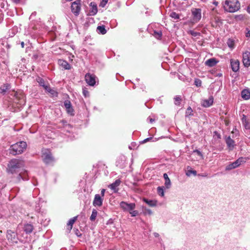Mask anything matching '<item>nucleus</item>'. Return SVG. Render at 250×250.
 I'll return each instance as SVG.
<instances>
[{"instance_id": "f257e3e1", "label": "nucleus", "mask_w": 250, "mask_h": 250, "mask_svg": "<svg viewBox=\"0 0 250 250\" xmlns=\"http://www.w3.org/2000/svg\"><path fill=\"white\" fill-rule=\"evenodd\" d=\"M23 167L24 162L22 160L12 159L8 164L7 171L9 173H16L20 172Z\"/></svg>"}, {"instance_id": "f03ea898", "label": "nucleus", "mask_w": 250, "mask_h": 250, "mask_svg": "<svg viewBox=\"0 0 250 250\" xmlns=\"http://www.w3.org/2000/svg\"><path fill=\"white\" fill-rule=\"evenodd\" d=\"M225 11L234 13L240 9V3L238 0H226L223 3Z\"/></svg>"}, {"instance_id": "7ed1b4c3", "label": "nucleus", "mask_w": 250, "mask_h": 250, "mask_svg": "<svg viewBox=\"0 0 250 250\" xmlns=\"http://www.w3.org/2000/svg\"><path fill=\"white\" fill-rule=\"evenodd\" d=\"M58 127L62 128V133L68 137V140H72L74 136L72 133L73 127L68 124L66 121L62 120L58 125Z\"/></svg>"}, {"instance_id": "20e7f679", "label": "nucleus", "mask_w": 250, "mask_h": 250, "mask_svg": "<svg viewBox=\"0 0 250 250\" xmlns=\"http://www.w3.org/2000/svg\"><path fill=\"white\" fill-rule=\"evenodd\" d=\"M27 144L25 142L20 141L11 146L9 148L10 153L16 155L22 153L26 149Z\"/></svg>"}, {"instance_id": "39448f33", "label": "nucleus", "mask_w": 250, "mask_h": 250, "mask_svg": "<svg viewBox=\"0 0 250 250\" xmlns=\"http://www.w3.org/2000/svg\"><path fill=\"white\" fill-rule=\"evenodd\" d=\"M42 157L43 162L47 165H53L55 162V160L53 157L50 150L48 149H42Z\"/></svg>"}, {"instance_id": "423d86ee", "label": "nucleus", "mask_w": 250, "mask_h": 250, "mask_svg": "<svg viewBox=\"0 0 250 250\" xmlns=\"http://www.w3.org/2000/svg\"><path fill=\"white\" fill-rule=\"evenodd\" d=\"M191 11L193 22H198L202 18L201 9L193 8Z\"/></svg>"}, {"instance_id": "0eeeda50", "label": "nucleus", "mask_w": 250, "mask_h": 250, "mask_svg": "<svg viewBox=\"0 0 250 250\" xmlns=\"http://www.w3.org/2000/svg\"><path fill=\"white\" fill-rule=\"evenodd\" d=\"M246 161L243 157H240L234 162L228 165L226 167V170H230L240 166L242 164L245 163Z\"/></svg>"}, {"instance_id": "6e6552de", "label": "nucleus", "mask_w": 250, "mask_h": 250, "mask_svg": "<svg viewBox=\"0 0 250 250\" xmlns=\"http://www.w3.org/2000/svg\"><path fill=\"white\" fill-rule=\"evenodd\" d=\"M72 12L76 16H78L81 9V0H76L73 2L71 6Z\"/></svg>"}, {"instance_id": "1a4fd4ad", "label": "nucleus", "mask_w": 250, "mask_h": 250, "mask_svg": "<svg viewBox=\"0 0 250 250\" xmlns=\"http://www.w3.org/2000/svg\"><path fill=\"white\" fill-rule=\"evenodd\" d=\"M120 206L124 211L129 212L134 210L135 208V204L134 203H127L124 201H122L120 203Z\"/></svg>"}, {"instance_id": "9d476101", "label": "nucleus", "mask_w": 250, "mask_h": 250, "mask_svg": "<svg viewBox=\"0 0 250 250\" xmlns=\"http://www.w3.org/2000/svg\"><path fill=\"white\" fill-rule=\"evenodd\" d=\"M96 77L94 74L89 73H86L85 75V80L86 83L90 86H94L96 84Z\"/></svg>"}, {"instance_id": "9b49d317", "label": "nucleus", "mask_w": 250, "mask_h": 250, "mask_svg": "<svg viewBox=\"0 0 250 250\" xmlns=\"http://www.w3.org/2000/svg\"><path fill=\"white\" fill-rule=\"evenodd\" d=\"M7 238L9 241L12 243H18V237L17 233L11 230H8L7 231Z\"/></svg>"}, {"instance_id": "f8f14e48", "label": "nucleus", "mask_w": 250, "mask_h": 250, "mask_svg": "<svg viewBox=\"0 0 250 250\" xmlns=\"http://www.w3.org/2000/svg\"><path fill=\"white\" fill-rule=\"evenodd\" d=\"M126 164V157L124 155L120 156L116 162V166L121 168H124Z\"/></svg>"}, {"instance_id": "ddd939ff", "label": "nucleus", "mask_w": 250, "mask_h": 250, "mask_svg": "<svg viewBox=\"0 0 250 250\" xmlns=\"http://www.w3.org/2000/svg\"><path fill=\"white\" fill-rule=\"evenodd\" d=\"M242 61L245 67L250 66V52L247 51L243 54Z\"/></svg>"}, {"instance_id": "4468645a", "label": "nucleus", "mask_w": 250, "mask_h": 250, "mask_svg": "<svg viewBox=\"0 0 250 250\" xmlns=\"http://www.w3.org/2000/svg\"><path fill=\"white\" fill-rule=\"evenodd\" d=\"M230 62L232 70L234 72L238 71L240 65L239 61L238 60L231 59Z\"/></svg>"}, {"instance_id": "2eb2a0df", "label": "nucleus", "mask_w": 250, "mask_h": 250, "mask_svg": "<svg viewBox=\"0 0 250 250\" xmlns=\"http://www.w3.org/2000/svg\"><path fill=\"white\" fill-rule=\"evenodd\" d=\"M103 199L100 194H97L95 195L93 205L95 207H101L103 204Z\"/></svg>"}, {"instance_id": "dca6fc26", "label": "nucleus", "mask_w": 250, "mask_h": 250, "mask_svg": "<svg viewBox=\"0 0 250 250\" xmlns=\"http://www.w3.org/2000/svg\"><path fill=\"white\" fill-rule=\"evenodd\" d=\"M89 6L90 7V10L89 11V15L90 16H94L98 12L97 6L96 3L95 2H91L89 4Z\"/></svg>"}, {"instance_id": "f3484780", "label": "nucleus", "mask_w": 250, "mask_h": 250, "mask_svg": "<svg viewBox=\"0 0 250 250\" xmlns=\"http://www.w3.org/2000/svg\"><path fill=\"white\" fill-rule=\"evenodd\" d=\"M64 105L66 108V111L70 115H73L74 109L70 101L65 100L64 102Z\"/></svg>"}, {"instance_id": "a211bd4d", "label": "nucleus", "mask_w": 250, "mask_h": 250, "mask_svg": "<svg viewBox=\"0 0 250 250\" xmlns=\"http://www.w3.org/2000/svg\"><path fill=\"white\" fill-rule=\"evenodd\" d=\"M213 96H210L208 99H205L202 101V105L205 107H208L211 106L213 103Z\"/></svg>"}, {"instance_id": "6ab92c4d", "label": "nucleus", "mask_w": 250, "mask_h": 250, "mask_svg": "<svg viewBox=\"0 0 250 250\" xmlns=\"http://www.w3.org/2000/svg\"><path fill=\"white\" fill-rule=\"evenodd\" d=\"M121 183V181L120 179H117L114 182L109 186V188L113 190L114 192L116 193L118 191L119 189L118 187L119 186Z\"/></svg>"}, {"instance_id": "aec40b11", "label": "nucleus", "mask_w": 250, "mask_h": 250, "mask_svg": "<svg viewBox=\"0 0 250 250\" xmlns=\"http://www.w3.org/2000/svg\"><path fill=\"white\" fill-rule=\"evenodd\" d=\"M17 179L19 181H21V180L23 181L28 180L27 171L25 170H23L22 171H21L17 176Z\"/></svg>"}, {"instance_id": "412c9836", "label": "nucleus", "mask_w": 250, "mask_h": 250, "mask_svg": "<svg viewBox=\"0 0 250 250\" xmlns=\"http://www.w3.org/2000/svg\"><path fill=\"white\" fill-rule=\"evenodd\" d=\"M226 143L229 150H232L233 149L235 146V142L233 140L231 139L230 136L228 137L226 139Z\"/></svg>"}, {"instance_id": "4be33fe9", "label": "nucleus", "mask_w": 250, "mask_h": 250, "mask_svg": "<svg viewBox=\"0 0 250 250\" xmlns=\"http://www.w3.org/2000/svg\"><path fill=\"white\" fill-rule=\"evenodd\" d=\"M163 177L165 180L164 185H165V188L167 189L170 188L171 187V183L170 180L167 174L166 173H164L163 174Z\"/></svg>"}, {"instance_id": "5701e85b", "label": "nucleus", "mask_w": 250, "mask_h": 250, "mask_svg": "<svg viewBox=\"0 0 250 250\" xmlns=\"http://www.w3.org/2000/svg\"><path fill=\"white\" fill-rule=\"evenodd\" d=\"M22 229L26 234H29L33 231L34 227L32 224L27 223L24 225Z\"/></svg>"}, {"instance_id": "b1692460", "label": "nucleus", "mask_w": 250, "mask_h": 250, "mask_svg": "<svg viewBox=\"0 0 250 250\" xmlns=\"http://www.w3.org/2000/svg\"><path fill=\"white\" fill-rule=\"evenodd\" d=\"M218 61H217L215 58H212L207 60L205 62L206 65L209 67H213L215 66L218 62Z\"/></svg>"}, {"instance_id": "393cba45", "label": "nucleus", "mask_w": 250, "mask_h": 250, "mask_svg": "<svg viewBox=\"0 0 250 250\" xmlns=\"http://www.w3.org/2000/svg\"><path fill=\"white\" fill-rule=\"evenodd\" d=\"M59 64L65 69L69 70L71 68L70 64L66 61L60 60L59 61Z\"/></svg>"}, {"instance_id": "a878e982", "label": "nucleus", "mask_w": 250, "mask_h": 250, "mask_svg": "<svg viewBox=\"0 0 250 250\" xmlns=\"http://www.w3.org/2000/svg\"><path fill=\"white\" fill-rule=\"evenodd\" d=\"M241 97L244 100H249L250 99V91L247 89H243L241 92Z\"/></svg>"}, {"instance_id": "bb28decb", "label": "nucleus", "mask_w": 250, "mask_h": 250, "mask_svg": "<svg viewBox=\"0 0 250 250\" xmlns=\"http://www.w3.org/2000/svg\"><path fill=\"white\" fill-rule=\"evenodd\" d=\"M143 201L151 207H156L157 204V201L154 200H149L146 198H144Z\"/></svg>"}, {"instance_id": "cd10ccee", "label": "nucleus", "mask_w": 250, "mask_h": 250, "mask_svg": "<svg viewBox=\"0 0 250 250\" xmlns=\"http://www.w3.org/2000/svg\"><path fill=\"white\" fill-rule=\"evenodd\" d=\"M242 123L244 126V127L246 129H250V124L249 122V121L247 119V117L245 115H243V116L242 118Z\"/></svg>"}, {"instance_id": "c85d7f7f", "label": "nucleus", "mask_w": 250, "mask_h": 250, "mask_svg": "<svg viewBox=\"0 0 250 250\" xmlns=\"http://www.w3.org/2000/svg\"><path fill=\"white\" fill-rule=\"evenodd\" d=\"M45 90L50 93L52 97L58 96V92L54 89L51 88L49 85L46 86V87H45Z\"/></svg>"}, {"instance_id": "c756f323", "label": "nucleus", "mask_w": 250, "mask_h": 250, "mask_svg": "<svg viewBox=\"0 0 250 250\" xmlns=\"http://www.w3.org/2000/svg\"><path fill=\"white\" fill-rule=\"evenodd\" d=\"M77 217H78L77 216H75V217L70 219L68 221V222L67 224V225L68 229H69L70 230H71L72 229L73 225L74 223H75V222L76 221Z\"/></svg>"}, {"instance_id": "7c9ffc66", "label": "nucleus", "mask_w": 250, "mask_h": 250, "mask_svg": "<svg viewBox=\"0 0 250 250\" xmlns=\"http://www.w3.org/2000/svg\"><path fill=\"white\" fill-rule=\"evenodd\" d=\"M36 80L37 82L39 83V85L43 87L44 89L46 86H48L49 85V84H45L44 80L40 77H38V78H37Z\"/></svg>"}, {"instance_id": "2f4dec72", "label": "nucleus", "mask_w": 250, "mask_h": 250, "mask_svg": "<svg viewBox=\"0 0 250 250\" xmlns=\"http://www.w3.org/2000/svg\"><path fill=\"white\" fill-rule=\"evenodd\" d=\"M97 32L99 34L104 35V34H106L107 31L105 29V26L104 25H101V26H98L97 27Z\"/></svg>"}, {"instance_id": "473e14b6", "label": "nucleus", "mask_w": 250, "mask_h": 250, "mask_svg": "<svg viewBox=\"0 0 250 250\" xmlns=\"http://www.w3.org/2000/svg\"><path fill=\"white\" fill-rule=\"evenodd\" d=\"M165 188V187H163V186L158 187L157 188L158 194L161 197H164L165 195V193H164Z\"/></svg>"}, {"instance_id": "72a5a7b5", "label": "nucleus", "mask_w": 250, "mask_h": 250, "mask_svg": "<svg viewBox=\"0 0 250 250\" xmlns=\"http://www.w3.org/2000/svg\"><path fill=\"white\" fill-rule=\"evenodd\" d=\"M98 212L96 209H93L92 211V214L90 217V220L91 221H93L95 220L97 216Z\"/></svg>"}, {"instance_id": "f704fd0d", "label": "nucleus", "mask_w": 250, "mask_h": 250, "mask_svg": "<svg viewBox=\"0 0 250 250\" xmlns=\"http://www.w3.org/2000/svg\"><path fill=\"white\" fill-rule=\"evenodd\" d=\"M153 35L156 39H161L162 36V32L161 31H154Z\"/></svg>"}, {"instance_id": "c9c22d12", "label": "nucleus", "mask_w": 250, "mask_h": 250, "mask_svg": "<svg viewBox=\"0 0 250 250\" xmlns=\"http://www.w3.org/2000/svg\"><path fill=\"white\" fill-rule=\"evenodd\" d=\"M191 174H193L194 176L197 175V171L195 170H188L186 172V175L187 176H190Z\"/></svg>"}, {"instance_id": "e433bc0d", "label": "nucleus", "mask_w": 250, "mask_h": 250, "mask_svg": "<svg viewBox=\"0 0 250 250\" xmlns=\"http://www.w3.org/2000/svg\"><path fill=\"white\" fill-rule=\"evenodd\" d=\"M174 104L176 105H179L180 104V102L181 101V98L180 96H176L174 98Z\"/></svg>"}, {"instance_id": "4c0bfd02", "label": "nucleus", "mask_w": 250, "mask_h": 250, "mask_svg": "<svg viewBox=\"0 0 250 250\" xmlns=\"http://www.w3.org/2000/svg\"><path fill=\"white\" fill-rule=\"evenodd\" d=\"M192 109L191 107L189 106L187 109L186 111V117H188L192 115Z\"/></svg>"}, {"instance_id": "58836bf2", "label": "nucleus", "mask_w": 250, "mask_h": 250, "mask_svg": "<svg viewBox=\"0 0 250 250\" xmlns=\"http://www.w3.org/2000/svg\"><path fill=\"white\" fill-rule=\"evenodd\" d=\"M170 17L175 20H178L179 19V15L175 12H172L170 14Z\"/></svg>"}, {"instance_id": "ea45409f", "label": "nucleus", "mask_w": 250, "mask_h": 250, "mask_svg": "<svg viewBox=\"0 0 250 250\" xmlns=\"http://www.w3.org/2000/svg\"><path fill=\"white\" fill-rule=\"evenodd\" d=\"M227 44L229 48H233L234 47V41L232 39H229L227 42Z\"/></svg>"}, {"instance_id": "a19ab883", "label": "nucleus", "mask_w": 250, "mask_h": 250, "mask_svg": "<svg viewBox=\"0 0 250 250\" xmlns=\"http://www.w3.org/2000/svg\"><path fill=\"white\" fill-rule=\"evenodd\" d=\"M8 89V86L6 85H2L0 87V93H4Z\"/></svg>"}, {"instance_id": "79ce46f5", "label": "nucleus", "mask_w": 250, "mask_h": 250, "mask_svg": "<svg viewBox=\"0 0 250 250\" xmlns=\"http://www.w3.org/2000/svg\"><path fill=\"white\" fill-rule=\"evenodd\" d=\"M143 210H144V213L145 214L151 215L152 214V211H151V209H150L149 208H144Z\"/></svg>"}, {"instance_id": "37998d69", "label": "nucleus", "mask_w": 250, "mask_h": 250, "mask_svg": "<svg viewBox=\"0 0 250 250\" xmlns=\"http://www.w3.org/2000/svg\"><path fill=\"white\" fill-rule=\"evenodd\" d=\"M194 84L197 87H200L201 86V85H202V82L199 79H195V80H194Z\"/></svg>"}, {"instance_id": "c03bdc74", "label": "nucleus", "mask_w": 250, "mask_h": 250, "mask_svg": "<svg viewBox=\"0 0 250 250\" xmlns=\"http://www.w3.org/2000/svg\"><path fill=\"white\" fill-rule=\"evenodd\" d=\"M235 19L239 21H243L244 19V16L242 14L236 15L235 16Z\"/></svg>"}, {"instance_id": "a18cd8bd", "label": "nucleus", "mask_w": 250, "mask_h": 250, "mask_svg": "<svg viewBox=\"0 0 250 250\" xmlns=\"http://www.w3.org/2000/svg\"><path fill=\"white\" fill-rule=\"evenodd\" d=\"M138 211L137 210H132L129 211V213L131 214V216L135 217L138 214Z\"/></svg>"}, {"instance_id": "49530a36", "label": "nucleus", "mask_w": 250, "mask_h": 250, "mask_svg": "<svg viewBox=\"0 0 250 250\" xmlns=\"http://www.w3.org/2000/svg\"><path fill=\"white\" fill-rule=\"evenodd\" d=\"M83 93L85 97H88L89 95V92L85 89H83Z\"/></svg>"}, {"instance_id": "de8ad7c7", "label": "nucleus", "mask_w": 250, "mask_h": 250, "mask_svg": "<svg viewBox=\"0 0 250 250\" xmlns=\"http://www.w3.org/2000/svg\"><path fill=\"white\" fill-rule=\"evenodd\" d=\"M213 137L215 138H217V139L221 138V135L217 131H215L213 132Z\"/></svg>"}, {"instance_id": "09e8293b", "label": "nucleus", "mask_w": 250, "mask_h": 250, "mask_svg": "<svg viewBox=\"0 0 250 250\" xmlns=\"http://www.w3.org/2000/svg\"><path fill=\"white\" fill-rule=\"evenodd\" d=\"M107 1H108V0H102V1H101V2L100 4V6L102 7H104L105 5H106V4L107 3Z\"/></svg>"}, {"instance_id": "8fccbe9b", "label": "nucleus", "mask_w": 250, "mask_h": 250, "mask_svg": "<svg viewBox=\"0 0 250 250\" xmlns=\"http://www.w3.org/2000/svg\"><path fill=\"white\" fill-rule=\"evenodd\" d=\"M193 152L196 153L199 156L203 157L202 153L198 149L194 150Z\"/></svg>"}, {"instance_id": "3c124183", "label": "nucleus", "mask_w": 250, "mask_h": 250, "mask_svg": "<svg viewBox=\"0 0 250 250\" xmlns=\"http://www.w3.org/2000/svg\"><path fill=\"white\" fill-rule=\"evenodd\" d=\"M246 37L247 38L250 37V30L248 28H246Z\"/></svg>"}, {"instance_id": "603ef678", "label": "nucleus", "mask_w": 250, "mask_h": 250, "mask_svg": "<svg viewBox=\"0 0 250 250\" xmlns=\"http://www.w3.org/2000/svg\"><path fill=\"white\" fill-rule=\"evenodd\" d=\"M190 33L194 37H196L199 34L198 32H195L194 31H190Z\"/></svg>"}, {"instance_id": "864d4df0", "label": "nucleus", "mask_w": 250, "mask_h": 250, "mask_svg": "<svg viewBox=\"0 0 250 250\" xmlns=\"http://www.w3.org/2000/svg\"><path fill=\"white\" fill-rule=\"evenodd\" d=\"M214 21L216 23H219L221 21V19L219 17H215L214 18Z\"/></svg>"}, {"instance_id": "5fc2aeb1", "label": "nucleus", "mask_w": 250, "mask_h": 250, "mask_svg": "<svg viewBox=\"0 0 250 250\" xmlns=\"http://www.w3.org/2000/svg\"><path fill=\"white\" fill-rule=\"evenodd\" d=\"M152 139V137L147 138L144 139L143 141H142V143H143V144L146 143L148 141H150V140H151Z\"/></svg>"}, {"instance_id": "6e6d98bb", "label": "nucleus", "mask_w": 250, "mask_h": 250, "mask_svg": "<svg viewBox=\"0 0 250 250\" xmlns=\"http://www.w3.org/2000/svg\"><path fill=\"white\" fill-rule=\"evenodd\" d=\"M231 133H232L238 134V133H239V131L237 129V128H236V127H234L233 128V130H232V131H231Z\"/></svg>"}, {"instance_id": "4d7b16f0", "label": "nucleus", "mask_w": 250, "mask_h": 250, "mask_svg": "<svg viewBox=\"0 0 250 250\" xmlns=\"http://www.w3.org/2000/svg\"><path fill=\"white\" fill-rule=\"evenodd\" d=\"M36 15V12H33L31 14V15H30L29 19L30 20L32 19L33 18V17H35Z\"/></svg>"}, {"instance_id": "13d9d810", "label": "nucleus", "mask_w": 250, "mask_h": 250, "mask_svg": "<svg viewBox=\"0 0 250 250\" xmlns=\"http://www.w3.org/2000/svg\"><path fill=\"white\" fill-rule=\"evenodd\" d=\"M113 223V220L112 219H109L107 223H106V225H108V224H111Z\"/></svg>"}, {"instance_id": "bf43d9fd", "label": "nucleus", "mask_w": 250, "mask_h": 250, "mask_svg": "<svg viewBox=\"0 0 250 250\" xmlns=\"http://www.w3.org/2000/svg\"><path fill=\"white\" fill-rule=\"evenodd\" d=\"M40 209H41V208L39 206L36 207L35 210L36 211H37L38 212H41Z\"/></svg>"}, {"instance_id": "052dcab7", "label": "nucleus", "mask_w": 250, "mask_h": 250, "mask_svg": "<svg viewBox=\"0 0 250 250\" xmlns=\"http://www.w3.org/2000/svg\"><path fill=\"white\" fill-rule=\"evenodd\" d=\"M12 1L15 3L18 4L21 1V0H11Z\"/></svg>"}, {"instance_id": "680f3d73", "label": "nucleus", "mask_w": 250, "mask_h": 250, "mask_svg": "<svg viewBox=\"0 0 250 250\" xmlns=\"http://www.w3.org/2000/svg\"><path fill=\"white\" fill-rule=\"evenodd\" d=\"M247 11L248 13L250 14V3L247 7Z\"/></svg>"}, {"instance_id": "e2e57ef3", "label": "nucleus", "mask_w": 250, "mask_h": 250, "mask_svg": "<svg viewBox=\"0 0 250 250\" xmlns=\"http://www.w3.org/2000/svg\"><path fill=\"white\" fill-rule=\"evenodd\" d=\"M178 78L180 80H182L183 81H184L185 80V76H179Z\"/></svg>"}, {"instance_id": "0e129e2a", "label": "nucleus", "mask_w": 250, "mask_h": 250, "mask_svg": "<svg viewBox=\"0 0 250 250\" xmlns=\"http://www.w3.org/2000/svg\"><path fill=\"white\" fill-rule=\"evenodd\" d=\"M147 120H149V122L150 123H152L155 121L154 119H153L152 118H148Z\"/></svg>"}, {"instance_id": "69168bd1", "label": "nucleus", "mask_w": 250, "mask_h": 250, "mask_svg": "<svg viewBox=\"0 0 250 250\" xmlns=\"http://www.w3.org/2000/svg\"><path fill=\"white\" fill-rule=\"evenodd\" d=\"M104 192H105V189H103L101 190V195H102V196H104Z\"/></svg>"}, {"instance_id": "338daca9", "label": "nucleus", "mask_w": 250, "mask_h": 250, "mask_svg": "<svg viewBox=\"0 0 250 250\" xmlns=\"http://www.w3.org/2000/svg\"><path fill=\"white\" fill-rule=\"evenodd\" d=\"M153 234L155 237H158L159 236V234L157 232H154Z\"/></svg>"}, {"instance_id": "774afa93", "label": "nucleus", "mask_w": 250, "mask_h": 250, "mask_svg": "<svg viewBox=\"0 0 250 250\" xmlns=\"http://www.w3.org/2000/svg\"><path fill=\"white\" fill-rule=\"evenodd\" d=\"M213 4L215 5V6H217L218 4V2L216 1H214L213 2Z\"/></svg>"}]
</instances>
